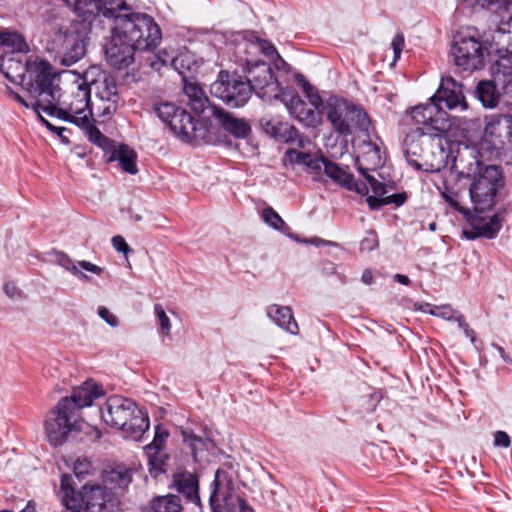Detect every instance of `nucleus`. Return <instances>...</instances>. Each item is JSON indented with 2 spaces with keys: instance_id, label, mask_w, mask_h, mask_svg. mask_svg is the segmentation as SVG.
Segmentation results:
<instances>
[{
  "instance_id": "obj_3",
  "label": "nucleus",
  "mask_w": 512,
  "mask_h": 512,
  "mask_svg": "<svg viewBox=\"0 0 512 512\" xmlns=\"http://www.w3.org/2000/svg\"><path fill=\"white\" fill-rule=\"evenodd\" d=\"M59 497L67 512H118L119 499L117 492L107 490L99 484L85 483L77 490L72 475L63 474L60 481Z\"/></svg>"
},
{
  "instance_id": "obj_54",
  "label": "nucleus",
  "mask_w": 512,
  "mask_h": 512,
  "mask_svg": "<svg viewBox=\"0 0 512 512\" xmlns=\"http://www.w3.org/2000/svg\"><path fill=\"white\" fill-rule=\"evenodd\" d=\"M112 245L117 251L122 252L124 254H127L130 251L129 245L127 244L125 239L120 235L114 236L112 238Z\"/></svg>"
},
{
  "instance_id": "obj_6",
  "label": "nucleus",
  "mask_w": 512,
  "mask_h": 512,
  "mask_svg": "<svg viewBox=\"0 0 512 512\" xmlns=\"http://www.w3.org/2000/svg\"><path fill=\"white\" fill-rule=\"evenodd\" d=\"M183 92L187 97V104L194 113L202 115L206 119L215 117L219 124L233 136L244 138L251 132V127L245 120L238 119L225 112L221 107L211 104L197 83L185 81Z\"/></svg>"
},
{
  "instance_id": "obj_51",
  "label": "nucleus",
  "mask_w": 512,
  "mask_h": 512,
  "mask_svg": "<svg viewBox=\"0 0 512 512\" xmlns=\"http://www.w3.org/2000/svg\"><path fill=\"white\" fill-rule=\"evenodd\" d=\"M404 43H405L404 36L401 33L396 34L395 37L393 38L392 47H393V51H394L395 60L400 58L401 52L404 47Z\"/></svg>"
},
{
  "instance_id": "obj_7",
  "label": "nucleus",
  "mask_w": 512,
  "mask_h": 512,
  "mask_svg": "<svg viewBox=\"0 0 512 512\" xmlns=\"http://www.w3.org/2000/svg\"><path fill=\"white\" fill-rule=\"evenodd\" d=\"M333 130L341 136H349L354 131L368 136L370 119L360 107L343 98H330L322 107Z\"/></svg>"
},
{
  "instance_id": "obj_13",
  "label": "nucleus",
  "mask_w": 512,
  "mask_h": 512,
  "mask_svg": "<svg viewBox=\"0 0 512 512\" xmlns=\"http://www.w3.org/2000/svg\"><path fill=\"white\" fill-rule=\"evenodd\" d=\"M494 81H480L476 87L477 98L486 108L498 104L496 84L501 85L504 93L512 96V52L501 56L492 66Z\"/></svg>"
},
{
  "instance_id": "obj_40",
  "label": "nucleus",
  "mask_w": 512,
  "mask_h": 512,
  "mask_svg": "<svg viewBox=\"0 0 512 512\" xmlns=\"http://www.w3.org/2000/svg\"><path fill=\"white\" fill-rule=\"evenodd\" d=\"M262 219L266 224H268L269 226L276 230L286 232V230L289 229V227L281 218V216L272 207H267L263 209Z\"/></svg>"
},
{
  "instance_id": "obj_62",
  "label": "nucleus",
  "mask_w": 512,
  "mask_h": 512,
  "mask_svg": "<svg viewBox=\"0 0 512 512\" xmlns=\"http://www.w3.org/2000/svg\"><path fill=\"white\" fill-rule=\"evenodd\" d=\"M40 118V120L46 125V127L51 130V131H54L56 132L59 136H61V139H64V136H62V133L65 131V128L63 127H56V126H53L51 123H49L46 119H44L40 113L37 114Z\"/></svg>"
},
{
  "instance_id": "obj_39",
  "label": "nucleus",
  "mask_w": 512,
  "mask_h": 512,
  "mask_svg": "<svg viewBox=\"0 0 512 512\" xmlns=\"http://www.w3.org/2000/svg\"><path fill=\"white\" fill-rule=\"evenodd\" d=\"M279 140L287 144H290L298 149H304L306 146L311 144L310 139L301 134L295 126L294 132L286 130V132L282 135V137Z\"/></svg>"
},
{
  "instance_id": "obj_61",
  "label": "nucleus",
  "mask_w": 512,
  "mask_h": 512,
  "mask_svg": "<svg viewBox=\"0 0 512 512\" xmlns=\"http://www.w3.org/2000/svg\"><path fill=\"white\" fill-rule=\"evenodd\" d=\"M503 18L504 23H508V33H512V0L506 5V14Z\"/></svg>"
},
{
  "instance_id": "obj_24",
  "label": "nucleus",
  "mask_w": 512,
  "mask_h": 512,
  "mask_svg": "<svg viewBox=\"0 0 512 512\" xmlns=\"http://www.w3.org/2000/svg\"><path fill=\"white\" fill-rule=\"evenodd\" d=\"M40 63H49L45 60H35V61H27L23 63L20 60H16L14 57H8L6 60H3L0 67L6 78L9 79L13 83H19L22 88L30 94L33 98L32 93L25 87V82L30 76V68L32 65H37Z\"/></svg>"
},
{
  "instance_id": "obj_19",
  "label": "nucleus",
  "mask_w": 512,
  "mask_h": 512,
  "mask_svg": "<svg viewBox=\"0 0 512 512\" xmlns=\"http://www.w3.org/2000/svg\"><path fill=\"white\" fill-rule=\"evenodd\" d=\"M410 114L412 121L428 135L442 136L450 127L447 113L433 101L415 106Z\"/></svg>"
},
{
  "instance_id": "obj_63",
  "label": "nucleus",
  "mask_w": 512,
  "mask_h": 512,
  "mask_svg": "<svg viewBox=\"0 0 512 512\" xmlns=\"http://www.w3.org/2000/svg\"><path fill=\"white\" fill-rule=\"evenodd\" d=\"M470 5H478L482 8L493 9L492 0H464Z\"/></svg>"
},
{
  "instance_id": "obj_34",
  "label": "nucleus",
  "mask_w": 512,
  "mask_h": 512,
  "mask_svg": "<svg viewBox=\"0 0 512 512\" xmlns=\"http://www.w3.org/2000/svg\"><path fill=\"white\" fill-rule=\"evenodd\" d=\"M263 131L271 137L279 140L286 130L294 132V126L288 122L281 121L274 117H263L260 120Z\"/></svg>"
},
{
  "instance_id": "obj_60",
  "label": "nucleus",
  "mask_w": 512,
  "mask_h": 512,
  "mask_svg": "<svg viewBox=\"0 0 512 512\" xmlns=\"http://www.w3.org/2000/svg\"><path fill=\"white\" fill-rule=\"evenodd\" d=\"M14 99L19 102L22 106H24L25 108H29V107H33V103H34V99L30 96V94L28 93V100H26L24 97H22L20 94L18 93H12ZM35 111V109H33Z\"/></svg>"
},
{
  "instance_id": "obj_36",
  "label": "nucleus",
  "mask_w": 512,
  "mask_h": 512,
  "mask_svg": "<svg viewBox=\"0 0 512 512\" xmlns=\"http://www.w3.org/2000/svg\"><path fill=\"white\" fill-rule=\"evenodd\" d=\"M324 173L334 183L346 188L348 183L352 180V174L348 173L345 169L341 168L338 164L325 160L324 162Z\"/></svg>"
},
{
  "instance_id": "obj_10",
  "label": "nucleus",
  "mask_w": 512,
  "mask_h": 512,
  "mask_svg": "<svg viewBox=\"0 0 512 512\" xmlns=\"http://www.w3.org/2000/svg\"><path fill=\"white\" fill-rule=\"evenodd\" d=\"M303 89L312 107H309L293 90L282 92L280 101L286 106L290 115L301 124L305 127L316 128L322 123V111L320 112L318 109L324 104L317 90L308 82L303 81Z\"/></svg>"
},
{
  "instance_id": "obj_29",
  "label": "nucleus",
  "mask_w": 512,
  "mask_h": 512,
  "mask_svg": "<svg viewBox=\"0 0 512 512\" xmlns=\"http://www.w3.org/2000/svg\"><path fill=\"white\" fill-rule=\"evenodd\" d=\"M285 157L291 163L304 165L312 174L318 175L322 166L324 167L325 160H328L324 156L312 155L310 153L299 151L296 148H291L286 151Z\"/></svg>"
},
{
  "instance_id": "obj_16",
  "label": "nucleus",
  "mask_w": 512,
  "mask_h": 512,
  "mask_svg": "<svg viewBox=\"0 0 512 512\" xmlns=\"http://www.w3.org/2000/svg\"><path fill=\"white\" fill-rule=\"evenodd\" d=\"M157 116L168 125L170 130L183 141L195 138L196 121L183 108L171 102L154 105Z\"/></svg>"
},
{
  "instance_id": "obj_28",
  "label": "nucleus",
  "mask_w": 512,
  "mask_h": 512,
  "mask_svg": "<svg viewBox=\"0 0 512 512\" xmlns=\"http://www.w3.org/2000/svg\"><path fill=\"white\" fill-rule=\"evenodd\" d=\"M174 485L188 501L200 505L199 482L196 475L190 472L178 473L174 475Z\"/></svg>"
},
{
  "instance_id": "obj_47",
  "label": "nucleus",
  "mask_w": 512,
  "mask_h": 512,
  "mask_svg": "<svg viewBox=\"0 0 512 512\" xmlns=\"http://www.w3.org/2000/svg\"><path fill=\"white\" fill-rule=\"evenodd\" d=\"M154 310H155V314H156V316H157V318L159 320L161 329L166 334H168L170 332V329H171V324H170V320H169L168 316L166 315L165 311L163 310V308L159 304H156L154 306Z\"/></svg>"
},
{
  "instance_id": "obj_38",
  "label": "nucleus",
  "mask_w": 512,
  "mask_h": 512,
  "mask_svg": "<svg viewBox=\"0 0 512 512\" xmlns=\"http://www.w3.org/2000/svg\"><path fill=\"white\" fill-rule=\"evenodd\" d=\"M182 437L183 442L190 446L194 458L197 457L198 451L207 449L210 443L209 439L196 435L192 430H183Z\"/></svg>"
},
{
  "instance_id": "obj_26",
  "label": "nucleus",
  "mask_w": 512,
  "mask_h": 512,
  "mask_svg": "<svg viewBox=\"0 0 512 512\" xmlns=\"http://www.w3.org/2000/svg\"><path fill=\"white\" fill-rule=\"evenodd\" d=\"M266 314L280 328L291 334H298L299 326L294 319L293 312L290 307L271 304L267 307Z\"/></svg>"
},
{
  "instance_id": "obj_21",
  "label": "nucleus",
  "mask_w": 512,
  "mask_h": 512,
  "mask_svg": "<svg viewBox=\"0 0 512 512\" xmlns=\"http://www.w3.org/2000/svg\"><path fill=\"white\" fill-rule=\"evenodd\" d=\"M431 101L444 102L449 110L459 109L464 111L468 108V103L463 94V85L457 82L451 76L442 77L440 86Z\"/></svg>"
},
{
  "instance_id": "obj_56",
  "label": "nucleus",
  "mask_w": 512,
  "mask_h": 512,
  "mask_svg": "<svg viewBox=\"0 0 512 512\" xmlns=\"http://www.w3.org/2000/svg\"><path fill=\"white\" fill-rule=\"evenodd\" d=\"M386 205L395 204L396 206L403 205L407 200V195L405 193H396L390 196L385 197Z\"/></svg>"
},
{
  "instance_id": "obj_2",
  "label": "nucleus",
  "mask_w": 512,
  "mask_h": 512,
  "mask_svg": "<svg viewBox=\"0 0 512 512\" xmlns=\"http://www.w3.org/2000/svg\"><path fill=\"white\" fill-rule=\"evenodd\" d=\"M161 39L160 27L150 15L118 17L105 50L107 61L115 69L127 68L134 62L136 51L153 50Z\"/></svg>"
},
{
  "instance_id": "obj_18",
  "label": "nucleus",
  "mask_w": 512,
  "mask_h": 512,
  "mask_svg": "<svg viewBox=\"0 0 512 512\" xmlns=\"http://www.w3.org/2000/svg\"><path fill=\"white\" fill-rule=\"evenodd\" d=\"M486 47L475 36H464L455 40L451 47L454 64L464 71L480 69L484 64Z\"/></svg>"
},
{
  "instance_id": "obj_32",
  "label": "nucleus",
  "mask_w": 512,
  "mask_h": 512,
  "mask_svg": "<svg viewBox=\"0 0 512 512\" xmlns=\"http://www.w3.org/2000/svg\"><path fill=\"white\" fill-rule=\"evenodd\" d=\"M503 217L496 213L487 219H479L473 224L476 236L493 239L502 227Z\"/></svg>"
},
{
  "instance_id": "obj_49",
  "label": "nucleus",
  "mask_w": 512,
  "mask_h": 512,
  "mask_svg": "<svg viewBox=\"0 0 512 512\" xmlns=\"http://www.w3.org/2000/svg\"><path fill=\"white\" fill-rule=\"evenodd\" d=\"M98 315L111 327H116L119 324L118 318L104 306L98 308Z\"/></svg>"
},
{
  "instance_id": "obj_8",
  "label": "nucleus",
  "mask_w": 512,
  "mask_h": 512,
  "mask_svg": "<svg viewBox=\"0 0 512 512\" xmlns=\"http://www.w3.org/2000/svg\"><path fill=\"white\" fill-rule=\"evenodd\" d=\"M84 80L93 87L96 101L93 104L96 116L106 121L117 111L120 101L116 79L99 66H90L84 72Z\"/></svg>"
},
{
  "instance_id": "obj_55",
  "label": "nucleus",
  "mask_w": 512,
  "mask_h": 512,
  "mask_svg": "<svg viewBox=\"0 0 512 512\" xmlns=\"http://www.w3.org/2000/svg\"><path fill=\"white\" fill-rule=\"evenodd\" d=\"M494 444L499 447H509L511 444L509 435L504 431H497L494 437Z\"/></svg>"
},
{
  "instance_id": "obj_14",
  "label": "nucleus",
  "mask_w": 512,
  "mask_h": 512,
  "mask_svg": "<svg viewBox=\"0 0 512 512\" xmlns=\"http://www.w3.org/2000/svg\"><path fill=\"white\" fill-rule=\"evenodd\" d=\"M501 179V170L495 165L486 166L478 173L469 189L476 211L483 212L493 207Z\"/></svg>"
},
{
  "instance_id": "obj_5",
  "label": "nucleus",
  "mask_w": 512,
  "mask_h": 512,
  "mask_svg": "<svg viewBox=\"0 0 512 512\" xmlns=\"http://www.w3.org/2000/svg\"><path fill=\"white\" fill-rule=\"evenodd\" d=\"M435 137L421 128L410 130L403 140L402 151L407 162L416 170L440 171L446 165L447 154Z\"/></svg>"
},
{
  "instance_id": "obj_52",
  "label": "nucleus",
  "mask_w": 512,
  "mask_h": 512,
  "mask_svg": "<svg viewBox=\"0 0 512 512\" xmlns=\"http://www.w3.org/2000/svg\"><path fill=\"white\" fill-rule=\"evenodd\" d=\"M378 245V241L376 238V234L374 232H370L369 236L364 238L360 243L361 250L371 251L376 248Z\"/></svg>"
},
{
  "instance_id": "obj_4",
  "label": "nucleus",
  "mask_w": 512,
  "mask_h": 512,
  "mask_svg": "<svg viewBox=\"0 0 512 512\" xmlns=\"http://www.w3.org/2000/svg\"><path fill=\"white\" fill-rule=\"evenodd\" d=\"M107 425L121 429L126 438L138 441L149 428L148 414L137 404L120 395L110 396L101 408Z\"/></svg>"
},
{
  "instance_id": "obj_41",
  "label": "nucleus",
  "mask_w": 512,
  "mask_h": 512,
  "mask_svg": "<svg viewBox=\"0 0 512 512\" xmlns=\"http://www.w3.org/2000/svg\"><path fill=\"white\" fill-rule=\"evenodd\" d=\"M60 266L80 279H88V276L78 269V263H74L66 254L61 253L57 259Z\"/></svg>"
},
{
  "instance_id": "obj_15",
  "label": "nucleus",
  "mask_w": 512,
  "mask_h": 512,
  "mask_svg": "<svg viewBox=\"0 0 512 512\" xmlns=\"http://www.w3.org/2000/svg\"><path fill=\"white\" fill-rule=\"evenodd\" d=\"M210 92L227 105L237 108L248 102L251 96V87L236 74L221 71L211 84Z\"/></svg>"
},
{
  "instance_id": "obj_45",
  "label": "nucleus",
  "mask_w": 512,
  "mask_h": 512,
  "mask_svg": "<svg viewBox=\"0 0 512 512\" xmlns=\"http://www.w3.org/2000/svg\"><path fill=\"white\" fill-rule=\"evenodd\" d=\"M149 458V465L151 468L159 471L164 472V460L163 456L158 450L150 451V453H146Z\"/></svg>"
},
{
  "instance_id": "obj_12",
  "label": "nucleus",
  "mask_w": 512,
  "mask_h": 512,
  "mask_svg": "<svg viewBox=\"0 0 512 512\" xmlns=\"http://www.w3.org/2000/svg\"><path fill=\"white\" fill-rule=\"evenodd\" d=\"M211 488L209 505L212 512H254L246 500L235 493L233 480L227 472L218 469Z\"/></svg>"
},
{
  "instance_id": "obj_23",
  "label": "nucleus",
  "mask_w": 512,
  "mask_h": 512,
  "mask_svg": "<svg viewBox=\"0 0 512 512\" xmlns=\"http://www.w3.org/2000/svg\"><path fill=\"white\" fill-rule=\"evenodd\" d=\"M102 393L103 390L99 385L93 380H87L82 385L75 387L70 397H63L60 400H67L68 406L74 408L76 414L81 415V410L91 406Z\"/></svg>"
},
{
  "instance_id": "obj_46",
  "label": "nucleus",
  "mask_w": 512,
  "mask_h": 512,
  "mask_svg": "<svg viewBox=\"0 0 512 512\" xmlns=\"http://www.w3.org/2000/svg\"><path fill=\"white\" fill-rule=\"evenodd\" d=\"M368 184L371 186L372 191L378 195L383 196L387 193L386 185L383 182L378 181L375 177L367 173L363 175Z\"/></svg>"
},
{
  "instance_id": "obj_58",
  "label": "nucleus",
  "mask_w": 512,
  "mask_h": 512,
  "mask_svg": "<svg viewBox=\"0 0 512 512\" xmlns=\"http://www.w3.org/2000/svg\"><path fill=\"white\" fill-rule=\"evenodd\" d=\"M78 267H81L82 269L88 271V272H91V273H94V274H101L102 273V268L91 263V262H88V261H79L78 262Z\"/></svg>"
},
{
  "instance_id": "obj_44",
  "label": "nucleus",
  "mask_w": 512,
  "mask_h": 512,
  "mask_svg": "<svg viewBox=\"0 0 512 512\" xmlns=\"http://www.w3.org/2000/svg\"><path fill=\"white\" fill-rule=\"evenodd\" d=\"M168 435L169 434L166 430H162L160 426H157L152 443L145 447L146 453H150V451L154 450L160 451Z\"/></svg>"
},
{
  "instance_id": "obj_30",
  "label": "nucleus",
  "mask_w": 512,
  "mask_h": 512,
  "mask_svg": "<svg viewBox=\"0 0 512 512\" xmlns=\"http://www.w3.org/2000/svg\"><path fill=\"white\" fill-rule=\"evenodd\" d=\"M132 482V470L125 467H118L106 471L103 475L104 486L108 491L116 492L117 489L124 490Z\"/></svg>"
},
{
  "instance_id": "obj_31",
  "label": "nucleus",
  "mask_w": 512,
  "mask_h": 512,
  "mask_svg": "<svg viewBox=\"0 0 512 512\" xmlns=\"http://www.w3.org/2000/svg\"><path fill=\"white\" fill-rule=\"evenodd\" d=\"M136 158L137 155L133 149L127 145H121L118 149H114L111 152L108 161H118L123 171L129 174H136L138 172Z\"/></svg>"
},
{
  "instance_id": "obj_59",
  "label": "nucleus",
  "mask_w": 512,
  "mask_h": 512,
  "mask_svg": "<svg viewBox=\"0 0 512 512\" xmlns=\"http://www.w3.org/2000/svg\"><path fill=\"white\" fill-rule=\"evenodd\" d=\"M258 44H259L260 49L263 51V53L266 56H272L274 53L277 52L275 47L268 41L258 40Z\"/></svg>"
},
{
  "instance_id": "obj_22",
  "label": "nucleus",
  "mask_w": 512,
  "mask_h": 512,
  "mask_svg": "<svg viewBox=\"0 0 512 512\" xmlns=\"http://www.w3.org/2000/svg\"><path fill=\"white\" fill-rule=\"evenodd\" d=\"M479 152L473 146H459L453 158V168L465 177L475 176L483 169L481 168Z\"/></svg>"
},
{
  "instance_id": "obj_20",
  "label": "nucleus",
  "mask_w": 512,
  "mask_h": 512,
  "mask_svg": "<svg viewBox=\"0 0 512 512\" xmlns=\"http://www.w3.org/2000/svg\"><path fill=\"white\" fill-rule=\"evenodd\" d=\"M484 135L493 147L512 151V115L491 117L485 126Z\"/></svg>"
},
{
  "instance_id": "obj_17",
  "label": "nucleus",
  "mask_w": 512,
  "mask_h": 512,
  "mask_svg": "<svg viewBox=\"0 0 512 512\" xmlns=\"http://www.w3.org/2000/svg\"><path fill=\"white\" fill-rule=\"evenodd\" d=\"M246 83L257 96L265 101L281 99V93L286 92L280 87L274 77L273 70L266 62H256L247 70Z\"/></svg>"
},
{
  "instance_id": "obj_35",
  "label": "nucleus",
  "mask_w": 512,
  "mask_h": 512,
  "mask_svg": "<svg viewBox=\"0 0 512 512\" xmlns=\"http://www.w3.org/2000/svg\"><path fill=\"white\" fill-rule=\"evenodd\" d=\"M151 509L153 512H184L180 498L173 495L155 498L151 502Z\"/></svg>"
},
{
  "instance_id": "obj_25",
  "label": "nucleus",
  "mask_w": 512,
  "mask_h": 512,
  "mask_svg": "<svg viewBox=\"0 0 512 512\" xmlns=\"http://www.w3.org/2000/svg\"><path fill=\"white\" fill-rule=\"evenodd\" d=\"M359 153L356 158V167L362 175L382 166L380 148L371 140H364L359 145Z\"/></svg>"
},
{
  "instance_id": "obj_64",
  "label": "nucleus",
  "mask_w": 512,
  "mask_h": 512,
  "mask_svg": "<svg viewBox=\"0 0 512 512\" xmlns=\"http://www.w3.org/2000/svg\"><path fill=\"white\" fill-rule=\"evenodd\" d=\"M453 321H456L459 325V327L463 330V329H466L467 326H469L466 321H465V318L462 314H457L454 318Z\"/></svg>"
},
{
  "instance_id": "obj_53",
  "label": "nucleus",
  "mask_w": 512,
  "mask_h": 512,
  "mask_svg": "<svg viewBox=\"0 0 512 512\" xmlns=\"http://www.w3.org/2000/svg\"><path fill=\"white\" fill-rule=\"evenodd\" d=\"M439 312H435L433 310L430 311L431 314L440 316L446 320L453 321L457 312H455L450 306H442L438 308Z\"/></svg>"
},
{
  "instance_id": "obj_11",
  "label": "nucleus",
  "mask_w": 512,
  "mask_h": 512,
  "mask_svg": "<svg viewBox=\"0 0 512 512\" xmlns=\"http://www.w3.org/2000/svg\"><path fill=\"white\" fill-rule=\"evenodd\" d=\"M85 38L86 32L79 23L73 22L58 28L52 37V45L61 64L71 66L85 55Z\"/></svg>"
},
{
  "instance_id": "obj_1",
  "label": "nucleus",
  "mask_w": 512,
  "mask_h": 512,
  "mask_svg": "<svg viewBox=\"0 0 512 512\" xmlns=\"http://www.w3.org/2000/svg\"><path fill=\"white\" fill-rule=\"evenodd\" d=\"M25 87L32 93L35 112L43 111L50 116L74 123L84 130L88 140L103 149L111 148L112 141L94 125L91 89L82 76L81 82H74L68 91L62 93L56 83L57 75L50 63L32 65Z\"/></svg>"
},
{
  "instance_id": "obj_43",
  "label": "nucleus",
  "mask_w": 512,
  "mask_h": 512,
  "mask_svg": "<svg viewBox=\"0 0 512 512\" xmlns=\"http://www.w3.org/2000/svg\"><path fill=\"white\" fill-rule=\"evenodd\" d=\"M508 3H510V0H492L493 9L500 18L499 30L506 33H508V23H504L503 16L506 14V5H508Z\"/></svg>"
},
{
  "instance_id": "obj_50",
  "label": "nucleus",
  "mask_w": 512,
  "mask_h": 512,
  "mask_svg": "<svg viewBox=\"0 0 512 512\" xmlns=\"http://www.w3.org/2000/svg\"><path fill=\"white\" fill-rule=\"evenodd\" d=\"M346 189H348L350 191H355L360 195H367L369 192V188H368L367 184H365L364 182H361V181H356L354 179V176H352V180L348 183V185L346 186Z\"/></svg>"
},
{
  "instance_id": "obj_57",
  "label": "nucleus",
  "mask_w": 512,
  "mask_h": 512,
  "mask_svg": "<svg viewBox=\"0 0 512 512\" xmlns=\"http://www.w3.org/2000/svg\"><path fill=\"white\" fill-rule=\"evenodd\" d=\"M370 209L376 210L381 208L382 206L386 205L385 197H375V196H368L366 199Z\"/></svg>"
},
{
  "instance_id": "obj_48",
  "label": "nucleus",
  "mask_w": 512,
  "mask_h": 512,
  "mask_svg": "<svg viewBox=\"0 0 512 512\" xmlns=\"http://www.w3.org/2000/svg\"><path fill=\"white\" fill-rule=\"evenodd\" d=\"M442 196L445 201L453 207L455 210L465 213V209L458 202V194L449 190L442 192Z\"/></svg>"
},
{
  "instance_id": "obj_42",
  "label": "nucleus",
  "mask_w": 512,
  "mask_h": 512,
  "mask_svg": "<svg viewBox=\"0 0 512 512\" xmlns=\"http://www.w3.org/2000/svg\"><path fill=\"white\" fill-rule=\"evenodd\" d=\"M92 470V463L86 458H78L74 463L73 472L79 480L90 474Z\"/></svg>"
},
{
  "instance_id": "obj_27",
  "label": "nucleus",
  "mask_w": 512,
  "mask_h": 512,
  "mask_svg": "<svg viewBox=\"0 0 512 512\" xmlns=\"http://www.w3.org/2000/svg\"><path fill=\"white\" fill-rule=\"evenodd\" d=\"M83 22L90 25L100 16L99 0H62Z\"/></svg>"
},
{
  "instance_id": "obj_37",
  "label": "nucleus",
  "mask_w": 512,
  "mask_h": 512,
  "mask_svg": "<svg viewBox=\"0 0 512 512\" xmlns=\"http://www.w3.org/2000/svg\"><path fill=\"white\" fill-rule=\"evenodd\" d=\"M0 46L20 52L25 49L26 42L21 34L17 32L3 31L0 32Z\"/></svg>"
},
{
  "instance_id": "obj_9",
  "label": "nucleus",
  "mask_w": 512,
  "mask_h": 512,
  "mask_svg": "<svg viewBox=\"0 0 512 512\" xmlns=\"http://www.w3.org/2000/svg\"><path fill=\"white\" fill-rule=\"evenodd\" d=\"M68 405L67 400H59L45 417V435L48 442L54 447L65 443L72 431L80 429L82 416L76 414L75 409Z\"/></svg>"
},
{
  "instance_id": "obj_33",
  "label": "nucleus",
  "mask_w": 512,
  "mask_h": 512,
  "mask_svg": "<svg viewBox=\"0 0 512 512\" xmlns=\"http://www.w3.org/2000/svg\"><path fill=\"white\" fill-rule=\"evenodd\" d=\"M101 4L100 15L105 18L113 19L114 25L117 24V18L127 17L130 18L133 15H145L144 13H125L121 14V11H128L129 6L124 0H99Z\"/></svg>"
}]
</instances>
